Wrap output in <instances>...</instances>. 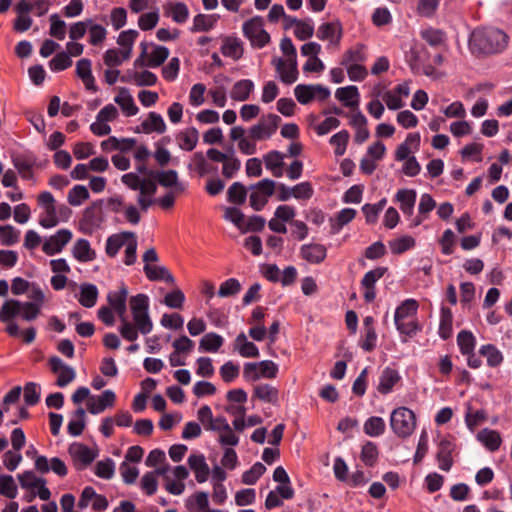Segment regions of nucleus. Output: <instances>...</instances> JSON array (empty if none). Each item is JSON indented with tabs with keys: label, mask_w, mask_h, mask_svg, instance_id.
<instances>
[{
	"label": "nucleus",
	"mask_w": 512,
	"mask_h": 512,
	"mask_svg": "<svg viewBox=\"0 0 512 512\" xmlns=\"http://www.w3.org/2000/svg\"><path fill=\"white\" fill-rule=\"evenodd\" d=\"M129 305L134 323L129 322L126 316L119 318V333L125 340L134 342L139 333L147 335L152 331L153 322L149 316V298L146 294L132 296Z\"/></svg>",
	"instance_id": "nucleus-1"
},
{
	"label": "nucleus",
	"mask_w": 512,
	"mask_h": 512,
	"mask_svg": "<svg viewBox=\"0 0 512 512\" xmlns=\"http://www.w3.org/2000/svg\"><path fill=\"white\" fill-rule=\"evenodd\" d=\"M508 39V35L500 29L476 28L469 37V48L476 55L498 54L506 49Z\"/></svg>",
	"instance_id": "nucleus-2"
},
{
	"label": "nucleus",
	"mask_w": 512,
	"mask_h": 512,
	"mask_svg": "<svg viewBox=\"0 0 512 512\" xmlns=\"http://www.w3.org/2000/svg\"><path fill=\"white\" fill-rule=\"evenodd\" d=\"M390 427L400 438L410 436L416 427V416L414 412L407 407L394 409L390 416Z\"/></svg>",
	"instance_id": "nucleus-3"
},
{
	"label": "nucleus",
	"mask_w": 512,
	"mask_h": 512,
	"mask_svg": "<svg viewBox=\"0 0 512 512\" xmlns=\"http://www.w3.org/2000/svg\"><path fill=\"white\" fill-rule=\"evenodd\" d=\"M276 187L275 181L265 178L249 186L251 193L249 203L253 210L261 211L267 205L269 197L274 194Z\"/></svg>",
	"instance_id": "nucleus-4"
},
{
	"label": "nucleus",
	"mask_w": 512,
	"mask_h": 512,
	"mask_svg": "<svg viewBox=\"0 0 512 512\" xmlns=\"http://www.w3.org/2000/svg\"><path fill=\"white\" fill-rule=\"evenodd\" d=\"M263 26L264 20L261 16H254L243 24V34L253 47L263 48L270 42V35Z\"/></svg>",
	"instance_id": "nucleus-5"
},
{
	"label": "nucleus",
	"mask_w": 512,
	"mask_h": 512,
	"mask_svg": "<svg viewBox=\"0 0 512 512\" xmlns=\"http://www.w3.org/2000/svg\"><path fill=\"white\" fill-rule=\"evenodd\" d=\"M280 122L281 118L278 115L270 113L249 129V136L255 141L269 139L276 132Z\"/></svg>",
	"instance_id": "nucleus-6"
},
{
	"label": "nucleus",
	"mask_w": 512,
	"mask_h": 512,
	"mask_svg": "<svg viewBox=\"0 0 512 512\" xmlns=\"http://www.w3.org/2000/svg\"><path fill=\"white\" fill-rule=\"evenodd\" d=\"M388 271L387 267H377L366 272L361 280V287L364 291V300L371 303L376 298V282L381 279Z\"/></svg>",
	"instance_id": "nucleus-7"
},
{
	"label": "nucleus",
	"mask_w": 512,
	"mask_h": 512,
	"mask_svg": "<svg viewBox=\"0 0 512 512\" xmlns=\"http://www.w3.org/2000/svg\"><path fill=\"white\" fill-rule=\"evenodd\" d=\"M72 239V232L68 229H60L43 244L42 250L46 255L52 256L60 253L66 244Z\"/></svg>",
	"instance_id": "nucleus-8"
},
{
	"label": "nucleus",
	"mask_w": 512,
	"mask_h": 512,
	"mask_svg": "<svg viewBox=\"0 0 512 512\" xmlns=\"http://www.w3.org/2000/svg\"><path fill=\"white\" fill-rule=\"evenodd\" d=\"M287 63L282 58H274L272 64L275 66L277 73L280 76V80L287 84H293L298 79L297 61L295 59H289Z\"/></svg>",
	"instance_id": "nucleus-9"
},
{
	"label": "nucleus",
	"mask_w": 512,
	"mask_h": 512,
	"mask_svg": "<svg viewBox=\"0 0 512 512\" xmlns=\"http://www.w3.org/2000/svg\"><path fill=\"white\" fill-rule=\"evenodd\" d=\"M343 34L342 24L339 21L323 23L318 27L317 37L320 40H329L332 45L338 46Z\"/></svg>",
	"instance_id": "nucleus-10"
},
{
	"label": "nucleus",
	"mask_w": 512,
	"mask_h": 512,
	"mask_svg": "<svg viewBox=\"0 0 512 512\" xmlns=\"http://www.w3.org/2000/svg\"><path fill=\"white\" fill-rule=\"evenodd\" d=\"M128 297V288L124 283L121 284L119 290L110 291L107 294V301L119 318L126 316V302Z\"/></svg>",
	"instance_id": "nucleus-11"
},
{
	"label": "nucleus",
	"mask_w": 512,
	"mask_h": 512,
	"mask_svg": "<svg viewBox=\"0 0 512 512\" xmlns=\"http://www.w3.org/2000/svg\"><path fill=\"white\" fill-rule=\"evenodd\" d=\"M454 450L455 444L451 440L445 438L439 442L436 459L441 470L448 472L453 466L452 453Z\"/></svg>",
	"instance_id": "nucleus-12"
},
{
	"label": "nucleus",
	"mask_w": 512,
	"mask_h": 512,
	"mask_svg": "<svg viewBox=\"0 0 512 512\" xmlns=\"http://www.w3.org/2000/svg\"><path fill=\"white\" fill-rule=\"evenodd\" d=\"M300 256L311 264H320L327 256V249L318 243L304 244L300 248Z\"/></svg>",
	"instance_id": "nucleus-13"
},
{
	"label": "nucleus",
	"mask_w": 512,
	"mask_h": 512,
	"mask_svg": "<svg viewBox=\"0 0 512 512\" xmlns=\"http://www.w3.org/2000/svg\"><path fill=\"white\" fill-rule=\"evenodd\" d=\"M273 480L280 483V485L276 487V491L281 498L289 500L294 497V489L291 486L290 478L282 466L275 468L273 472Z\"/></svg>",
	"instance_id": "nucleus-14"
},
{
	"label": "nucleus",
	"mask_w": 512,
	"mask_h": 512,
	"mask_svg": "<svg viewBox=\"0 0 512 512\" xmlns=\"http://www.w3.org/2000/svg\"><path fill=\"white\" fill-rule=\"evenodd\" d=\"M102 200H97L91 206L85 208L81 219V225L89 230L97 228L102 222L101 204Z\"/></svg>",
	"instance_id": "nucleus-15"
},
{
	"label": "nucleus",
	"mask_w": 512,
	"mask_h": 512,
	"mask_svg": "<svg viewBox=\"0 0 512 512\" xmlns=\"http://www.w3.org/2000/svg\"><path fill=\"white\" fill-rule=\"evenodd\" d=\"M91 66V60L87 58L80 59L76 63V75L82 80L87 90L96 92L97 86L95 85V78L92 75Z\"/></svg>",
	"instance_id": "nucleus-16"
},
{
	"label": "nucleus",
	"mask_w": 512,
	"mask_h": 512,
	"mask_svg": "<svg viewBox=\"0 0 512 512\" xmlns=\"http://www.w3.org/2000/svg\"><path fill=\"white\" fill-rule=\"evenodd\" d=\"M188 465L190 469L195 473V479L198 483H204L207 481L210 469L205 461V457L202 454H192L188 458Z\"/></svg>",
	"instance_id": "nucleus-17"
},
{
	"label": "nucleus",
	"mask_w": 512,
	"mask_h": 512,
	"mask_svg": "<svg viewBox=\"0 0 512 512\" xmlns=\"http://www.w3.org/2000/svg\"><path fill=\"white\" fill-rule=\"evenodd\" d=\"M417 193L414 189H400L395 195V201L399 202L404 215L411 217L414 212Z\"/></svg>",
	"instance_id": "nucleus-18"
},
{
	"label": "nucleus",
	"mask_w": 512,
	"mask_h": 512,
	"mask_svg": "<svg viewBox=\"0 0 512 512\" xmlns=\"http://www.w3.org/2000/svg\"><path fill=\"white\" fill-rule=\"evenodd\" d=\"M166 131V124L162 118V116L156 112H149L148 118L144 120L140 128L136 129V132H144L146 134H150L152 132H157L162 134Z\"/></svg>",
	"instance_id": "nucleus-19"
},
{
	"label": "nucleus",
	"mask_w": 512,
	"mask_h": 512,
	"mask_svg": "<svg viewBox=\"0 0 512 512\" xmlns=\"http://www.w3.org/2000/svg\"><path fill=\"white\" fill-rule=\"evenodd\" d=\"M400 379L401 377L397 370L386 367L379 378V384L377 386L378 392L383 395L390 393Z\"/></svg>",
	"instance_id": "nucleus-20"
},
{
	"label": "nucleus",
	"mask_w": 512,
	"mask_h": 512,
	"mask_svg": "<svg viewBox=\"0 0 512 512\" xmlns=\"http://www.w3.org/2000/svg\"><path fill=\"white\" fill-rule=\"evenodd\" d=\"M127 239H134V233L124 231L119 234H113L106 240L105 251L109 257H115Z\"/></svg>",
	"instance_id": "nucleus-21"
},
{
	"label": "nucleus",
	"mask_w": 512,
	"mask_h": 512,
	"mask_svg": "<svg viewBox=\"0 0 512 512\" xmlns=\"http://www.w3.org/2000/svg\"><path fill=\"white\" fill-rule=\"evenodd\" d=\"M477 440L491 452L497 451L502 443L500 433L489 428L480 430L477 434Z\"/></svg>",
	"instance_id": "nucleus-22"
},
{
	"label": "nucleus",
	"mask_w": 512,
	"mask_h": 512,
	"mask_svg": "<svg viewBox=\"0 0 512 512\" xmlns=\"http://www.w3.org/2000/svg\"><path fill=\"white\" fill-rule=\"evenodd\" d=\"M419 304L415 299L404 300L395 311L394 322L417 319Z\"/></svg>",
	"instance_id": "nucleus-23"
},
{
	"label": "nucleus",
	"mask_w": 512,
	"mask_h": 512,
	"mask_svg": "<svg viewBox=\"0 0 512 512\" xmlns=\"http://www.w3.org/2000/svg\"><path fill=\"white\" fill-rule=\"evenodd\" d=\"M144 273L150 281H165L168 284H174L175 278L165 266L144 265Z\"/></svg>",
	"instance_id": "nucleus-24"
},
{
	"label": "nucleus",
	"mask_w": 512,
	"mask_h": 512,
	"mask_svg": "<svg viewBox=\"0 0 512 512\" xmlns=\"http://www.w3.org/2000/svg\"><path fill=\"white\" fill-rule=\"evenodd\" d=\"M366 58L365 45L362 43H357L345 51L340 64L342 66L354 65V63L361 64L366 61Z\"/></svg>",
	"instance_id": "nucleus-25"
},
{
	"label": "nucleus",
	"mask_w": 512,
	"mask_h": 512,
	"mask_svg": "<svg viewBox=\"0 0 512 512\" xmlns=\"http://www.w3.org/2000/svg\"><path fill=\"white\" fill-rule=\"evenodd\" d=\"M116 395L112 390H105L98 397L97 402H89L87 404L88 411L93 414H100L106 408L114 406Z\"/></svg>",
	"instance_id": "nucleus-26"
},
{
	"label": "nucleus",
	"mask_w": 512,
	"mask_h": 512,
	"mask_svg": "<svg viewBox=\"0 0 512 512\" xmlns=\"http://www.w3.org/2000/svg\"><path fill=\"white\" fill-rule=\"evenodd\" d=\"M335 96L346 107L357 108L359 105V91L354 85L338 88Z\"/></svg>",
	"instance_id": "nucleus-27"
},
{
	"label": "nucleus",
	"mask_w": 512,
	"mask_h": 512,
	"mask_svg": "<svg viewBox=\"0 0 512 512\" xmlns=\"http://www.w3.org/2000/svg\"><path fill=\"white\" fill-rule=\"evenodd\" d=\"M235 350L245 358H256L259 356V349L253 343L247 340L244 332H241L235 339Z\"/></svg>",
	"instance_id": "nucleus-28"
},
{
	"label": "nucleus",
	"mask_w": 512,
	"mask_h": 512,
	"mask_svg": "<svg viewBox=\"0 0 512 512\" xmlns=\"http://www.w3.org/2000/svg\"><path fill=\"white\" fill-rule=\"evenodd\" d=\"M176 139L179 147L185 151H192L199 140V132L195 127H190L177 134Z\"/></svg>",
	"instance_id": "nucleus-29"
},
{
	"label": "nucleus",
	"mask_w": 512,
	"mask_h": 512,
	"mask_svg": "<svg viewBox=\"0 0 512 512\" xmlns=\"http://www.w3.org/2000/svg\"><path fill=\"white\" fill-rule=\"evenodd\" d=\"M254 90V83L250 79H242L237 81L230 92V97L235 101H246L249 99L251 92Z\"/></svg>",
	"instance_id": "nucleus-30"
},
{
	"label": "nucleus",
	"mask_w": 512,
	"mask_h": 512,
	"mask_svg": "<svg viewBox=\"0 0 512 512\" xmlns=\"http://www.w3.org/2000/svg\"><path fill=\"white\" fill-rule=\"evenodd\" d=\"M98 289L96 285L91 283H84L80 286L79 303L85 308H92L95 306L98 299Z\"/></svg>",
	"instance_id": "nucleus-31"
},
{
	"label": "nucleus",
	"mask_w": 512,
	"mask_h": 512,
	"mask_svg": "<svg viewBox=\"0 0 512 512\" xmlns=\"http://www.w3.org/2000/svg\"><path fill=\"white\" fill-rule=\"evenodd\" d=\"M279 391L270 384H260L254 387L252 398L261 401L276 404L278 402Z\"/></svg>",
	"instance_id": "nucleus-32"
},
{
	"label": "nucleus",
	"mask_w": 512,
	"mask_h": 512,
	"mask_svg": "<svg viewBox=\"0 0 512 512\" xmlns=\"http://www.w3.org/2000/svg\"><path fill=\"white\" fill-rule=\"evenodd\" d=\"M219 19V15L197 14L193 19L191 32H208L213 29Z\"/></svg>",
	"instance_id": "nucleus-33"
},
{
	"label": "nucleus",
	"mask_w": 512,
	"mask_h": 512,
	"mask_svg": "<svg viewBox=\"0 0 512 512\" xmlns=\"http://www.w3.org/2000/svg\"><path fill=\"white\" fill-rule=\"evenodd\" d=\"M72 253L80 262L92 261L95 258V251L92 250L89 241L82 238L75 242Z\"/></svg>",
	"instance_id": "nucleus-34"
},
{
	"label": "nucleus",
	"mask_w": 512,
	"mask_h": 512,
	"mask_svg": "<svg viewBox=\"0 0 512 512\" xmlns=\"http://www.w3.org/2000/svg\"><path fill=\"white\" fill-rule=\"evenodd\" d=\"M69 453L76 460H79L84 466L91 464L96 458L94 453L88 446L84 444H73L69 448Z\"/></svg>",
	"instance_id": "nucleus-35"
},
{
	"label": "nucleus",
	"mask_w": 512,
	"mask_h": 512,
	"mask_svg": "<svg viewBox=\"0 0 512 512\" xmlns=\"http://www.w3.org/2000/svg\"><path fill=\"white\" fill-rule=\"evenodd\" d=\"M357 212L353 208H344L337 213L335 219H330L331 234H337L344 225L350 223L356 216Z\"/></svg>",
	"instance_id": "nucleus-36"
},
{
	"label": "nucleus",
	"mask_w": 512,
	"mask_h": 512,
	"mask_svg": "<svg viewBox=\"0 0 512 512\" xmlns=\"http://www.w3.org/2000/svg\"><path fill=\"white\" fill-rule=\"evenodd\" d=\"M248 189L241 182H234L227 190V200L234 205H243L247 199Z\"/></svg>",
	"instance_id": "nucleus-37"
},
{
	"label": "nucleus",
	"mask_w": 512,
	"mask_h": 512,
	"mask_svg": "<svg viewBox=\"0 0 512 512\" xmlns=\"http://www.w3.org/2000/svg\"><path fill=\"white\" fill-rule=\"evenodd\" d=\"M453 314L450 308L442 306L440 313L439 336L447 340L452 336Z\"/></svg>",
	"instance_id": "nucleus-38"
},
{
	"label": "nucleus",
	"mask_w": 512,
	"mask_h": 512,
	"mask_svg": "<svg viewBox=\"0 0 512 512\" xmlns=\"http://www.w3.org/2000/svg\"><path fill=\"white\" fill-rule=\"evenodd\" d=\"M154 178L163 187H175L177 191H183L184 186L178 182V173L176 170L160 171L155 173Z\"/></svg>",
	"instance_id": "nucleus-39"
},
{
	"label": "nucleus",
	"mask_w": 512,
	"mask_h": 512,
	"mask_svg": "<svg viewBox=\"0 0 512 512\" xmlns=\"http://www.w3.org/2000/svg\"><path fill=\"white\" fill-rule=\"evenodd\" d=\"M22 302L15 299H9L4 302L0 309V321L3 323L10 322L21 312Z\"/></svg>",
	"instance_id": "nucleus-40"
},
{
	"label": "nucleus",
	"mask_w": 512,
	"mask_h": 512,
	"mask_svg": "<svg viewBox=\"0 0 512 512\" xmlns=\"http://www.w3.org/2000/svg\"><path fill=\"white\" fill-rule=\"evenodd\" d=\"M283 158L284 155L277 150L270 151L264 156L266 168L271 170L275 177L282 176Z\"/></svg>",
	"instance_id": "nucleus-41"
},
{
	"label": "nucleus",
	"mask_w": 512,
	"mask_h": 512,
	"mask_svg": "<svg viewBox=\"0 0 512 512\" xmlns=\"http://www.w3.org/2000/svg\"><path fill=\"white\" fill-rule=\"evenodd\" d=\"M385 428V421L378 416L369 417L363 425L364 433L370 437L381 436L385 432Z\"/></svg>",
	"instance_id": "nucleus-42"
},
{
	"label": "nucleus",
	"mask_w": 512,
	"mask_h": 512,
	"mask_svg": "<svg viewBox=\"0 0 512 512\" xmlns=\"http://www.w3.org/2000/svg\"><path fill=\"white\" fill-rule=\"evenodd\" d=\"M479 353L480 355L486 357L487 364L490 367H497L503 361V355L495 345H482L479 349Z\"/></svg>",
	"instance_id": "nucleus-43"
},
{
	"label": "nucleus",
	"mask_w": 512,
	"mask_h": 512,
	"mask_svg": "<svg viewBox=\"0 0 512 512\" xmlns=\"http://www.w3.org/2000/svg\"><path fill=\"white\" fill-rule=\"evenodd\" d=\"M223 345V338L214 333L210 332L205 334L199 343V349L205 352H217Z\"/></svg>",
	"instance_id": "nucleus-44"
},
{
	"label": "nucleus",
	"mask_w": 512,
	"mask_h": 512,
	"mask_svg": "<svg viewBox=\"0 0 512 512\" xmlns=\"http://www.w3.org/2000/svg\"><path fill=\"white\" fill-rule=\"evenodd\" d=\"M123 82H128L133 80L134 83L139 86H154L157 83V76L148 70H144L141 72H133L130 79H127L126 76L121 78Z\"/></svg>",
	"instance_id": "nucleus-45"
},
{
	"label": "nucleus",
	"mask_w": 512,
	"mask_h": 512,
	"mask_svg": "<svg viewBox=\"0 0 512 512\" xmlns=\"http://www.w3.org/2000/svg\"><path fill=\"white\" fill-rule=\"evenodd\" d=\"M416 244L415 239L412 236H401L397 239L389 241V247L391 252L395 255H400L406 251L412 249Z\"/></svg>",
	"instance_id": "nucleus-46"
},
{
	"label": "nucleus",
	"mask_w": 512,
	"mask_h": 512,
	"mask_svg": "<svg viewBox=\"0 0 512 512\" xmlns=\"http://www.w3.org/2000/svg\"><path fill=\"white\" fill-rule=\"evenodd\" d=\"M394 323L398 332L408 338L415 337L422 330V326L417 319L402 320Z\"/></svg>",
	"instance_id": "nucleus-47"
},
{
	"label": "nucleus",
	"mask_w": 512,
	"mask_h": 512,
	"mask_svg": "<svg viewBox=\"0 0 512 512\" xmlns=\"http://www.w3.org/2000/svg\"><path fill=\"white\" fill-rule=\"evenodd\" d=\"M457 344L463 355L471 354L475 349L476 339L472 332L461 330L457 335Z\"/></svg>",
	"instance_id": "nucleus-48"
},
{
	"label": "nucleus",
	"mask_w": 512,
	"mask_h": 512,
	"mask_svg": "<svg viewBox=\"0 0 512 512\" xmlns=\"http://www.w3.org/2000/svg\"><path fill=\"white\" fill-rule=\"evenodd\" d=\"M379 451L377 445L372 441H367L361 450L360 458L368 467H373L377 462Z\"/></svg>",
	"instance_id": "nucleus-49"
},
{
	"label": "nucleus",
	"mask_w": 512,
	"mask_h": 512,
	"mask_svg": "<svg viewBox=\"0 0 512 512\" xmlns=\"http://www.w3.org/2000/svg\"><path fill=\"white\" fill-rule=\"evenodd\" d=\"M242 289L241 283L236 278H229L220 284L217 295L221 298L236 296Z\"/></svg>",
	"instance_id": "nucleus-50"
},
{
	"label": "nucleus",
	"mask_w": 512,
	"mask_h": 512,
	"mask_svg": "<svg viewBox=\"0 0 512 512\" xmlns=\"http://www.w3.org/2000/svg\"><path fill=\"white\" fill-rule=\"evenodd\" d=\"M350 139L347 130H341L330 138V144L335 146L334 153L336 156H342L346 152V148Z\"/></svg>",
	"instance_id": "nucleus-51"
},
{
	"label": "nucleus",
	"mask_w": 512,
	"mask_h": 512,
	"mask_svg": "<svg viewBox=\"0 0 512 512\" xmlns=\"http://www.w3.org/2000/svg\"><path fill=\"white\" fill-rule=\"evenodd\" d=\"M18 493L17 485L11 475H0V495L9 499L16 498Z\"/></svg>",
	"instance_id": "nucleus-52"
},
{
	"label": "nucleus",
	"mask_w": 512,
	"mask_h": 512,
	"mask_svg": "<svg viewBox=\"0 0 512 512\" xmlns=\"http://www.w3.org/2000/svg\"><path fill=\"white\" fill-rule=\"evenodd\" d=\"M72 59L69 54L62 51L57 53L50 61L49 68L53 72H60L72 66Z\"/></svg>",
	"instance_id": "nucleus-53"
},
{
	"label": "nucleus",
	"mask_w": 512,
	"mask_h": 512,
	"mask_svg": "<svg viewBox=\"0 0 512 512\" xmlns=\"http://www.w3.org/2000/svg\"><path fill=\"white\" fill-rule=\"evenodd\" d=\"M89 191L83 185H75L68 193L67 200L72 206H79L89 198Z\"/></svg>",
	"instance_id": "nucleus-54"
},
{
	"label": "nucleus",
	"mask_w": 512,
	"mask_h": 512,
	"mask_svg": "<svg viewBox=\"0 0 512 512\" xmlns=\"http://www.w3.org/2000/svg\"><path fill=\"white\" fill-rule=\"evenodd\" d=\"M95 474L102 479H111L115 474L114 461L111 458L98 461L95 465Z\"/></svg>",
	"instance_id": "nucleus-55"
},
{
	"label": "nucleus",
	"mask_w": 512,
	"mask_h": 512,
	"mask_svg": "<svg viewBox=\"0 0 512 512\" xmlns=\"http://www.w3.org/2000/svg\"><path fill=\"white\" fill-rule=\"evenodd\" d=\"M265 471L266 467L261 462H256L242 474V482L246 485H254Z\"/></svg>",
	"instance_id": "nucleus-56"
},
{
	"label": "nucleus",
	"mask_w": 512,
	"mask_h": 512,
	"mask_svg": "<svg viewBox=\"0 0 512 512\" xmlns=\"http://www.w3.org/2000/svg\"><path fill=\"white\" fill-rule=\"evenodd\" d=\"M115 102L121 107L126 116H134L139 111L138 107L134 103L132 96L128 93H121L116 96Z\"/></svg>",
	"instance_id": "nucleus-57"
},
{
	"label": "nucleus",
	"mask_w": 512,
	"mask_h": 512,
	"mask_svg": "<svg viewBox=\"0 0 512 512\" xmlns=\"http://www.w3.org/2000/svg\"><path fill=\"white\" fill-rule=\"evenodd\" d=\"M50 36L56 38L57 40H64L66 36V23L61 20L58 14H52L50 16Z\"/></svg>",
	"instance_id": "nucleus-58"
},
{
	"label": "nucleus",
	"mask_w": 512,
	"mask_h": 512,
	"mask_svg": "<svg viewBox=\"0 0 512 512\" xmlns=\"http://www.w3.org/2000/svg\"><path fill=\"white\" fill-rule=\"evenodd\" d=\"M169 57V49L165 46H155L151 56L147 60V66L156 68L162 65Z\"/></svg>",
	"instance_id": "nucleus-59"
},
{
	"label": "nucleus",
	"mask_w": 512,
	"mask_h": 512,
	"mask_svg": "<svg viewBox=\"0 0 512 512\" xmlns=\"http://www.w3.org/2000/svg\"><path fill=\"white\" fill-rule=\"evenodd\" d=\"M20 231L12 225L0 226V240L2 245L12 246L19 241Z\"/></svg>",
	"instance_id": "nucleus-60"
},
{
	"label": "nucleus",
	"mask_w": 512,
	"mask_h": 512,
	"mask_svg": "<svg viewBox=\"0 0 512 512\" xmlns=\"http://www.w3.org/2000/svg\"><path fill=\"white\" fill-rule=\"evenodd\" d=\"M221 53L226 57H231L238 60L242 57L243 50L241 44L236 40L226 39L221 47Z\"/></svg>",
	"instance_id": "nucleus-61"
},
{
	"label": "nucleus",
	"mask_w": 512,
	"mask_h": 512,
	"mask_svg": "<svg viewBox=\"0 0 512 512\" xmlns=\"http://www.w3.org/2000/svg\"><path fill=\"white\" fill-rule=\"evenodd\" d=\"M294 94L300 104H308L314 99V85L299 84L294 89Z\"/></svg>",
	"instance_id": "nucleus-62"
},
{
	"label": "nucleus",
	"mask_w": 512,
	"mask_h": 512,
	"mask_svg": "<svg viewBox=\"0 0 512 512\" xmlns=\"http://www.w3.org/2000/svg\"><path fill=\"white\" fill-rule=\"evenodd\" d=\"M185 302V295L180 289H174L167 293L164 297L163 303L172 309H181Z\"/></svg>",
	"instance_id": "nucleus-63"
},
{
	"label": "nucleus",
	"mask_w": 512,
	"mask_h": 512,
	"mask_svg": "<svg viewBox=\"0 0 512 512\" xmlns=\"http://www.w3.org/2000/svg\"><path fill=\"white\" fill-rule=\"evenodd\" d=\"M314 34V26L311 19L301 20L295 27L294 35L298 40L305 41Z\"/></svg>",
	"instance_id": "nucleus-64"
}]
</instances>
